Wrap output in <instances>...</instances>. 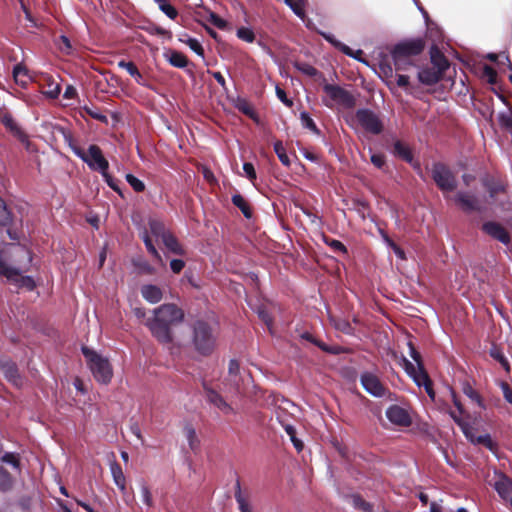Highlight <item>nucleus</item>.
<instances>
[{
	"label": "nucleus",
	"mask_w": 512,
	"mask_h": 512,
	"mask_svg": "<svg viewBox=\"0 0 512 512\" xmlns=\"http://www.w3.org/2000/svg\"><path fill=\"white\" fill-rule=\"evenodd\" d=\"M207 401L217 407L224 414H231L234 412L232 406L213 389H206Z\"/></svg>",
	"instance_id": "obj_16"
},
{
	"label": "nucleus",
	"mask_w": 512,
	"mask_h": 512,
	"mask_svg": "<svg viewBox=\"0 0 512 512\" xmlns=\"http://www.w3.org/2000/svg\"><path fill=\"white\" fill-rule=\"evenodd\" d=\"M455 201L460 205V207L467 212L479 210L480 207L478 205V200L475 196L470 195L469 193L459 192L455 196Z\"/></svg>",
	"instance_id": "obj_17"
},
{
	"label": "nucleus",
	"mask_w": 512,
	"mask_h": 512,
	"mask_svg": "<svg viewBox=\"0 0 512 512\" xmlns=\"http://www.w3.org/2000/svg\"><path fill=\"white\" fill-rule=\"evenodd\" d=\"M11 222V213L3 199L0 198V225L6 226Z\"/></svg>",
	"instance_id": "obj_49"
},
{
	"label": "nucleus",
	"mask_w": 512,
	"mask_h": 512,
	"mask_svg": "<svg viewBox=\"0 0 512 512\" xmlns=\"http://www.w3.org/2000/svg\"><path fill=\"white\" fill-rule=\"evenodd\" d=\"M285 3L293 10V12L300 18H304V10L302 8L301 0H284Z\"/></svg>",
	"instance_id": "obj_52"
},
{
	"label": "nucleus",
	"mask_w": 512,
	"mask_h": 512,
	"mask_svg": "<svg viewBox=\"0 0 512 512\" xmlns=\"http://www.w3.org/2000/svg\"><path fill=\"white\" fill-rule=\"evenodd\" d=\"M149 229L154 237L161 240L164 238L166 234L169 233V231L166 230L164 224L157 219H151L149 221Z\"/></svg>",
	"instance_id": "obj_28"
},
{
	"label": "nucleus",
	"mask_w": 512,
	"mask_h": 512,
	"mask_svg": "<svg viewBox=\"0 0 512 512\" xmlns=\"http://www.w3.org/2000/svg\"><path fill=\"white\" fill-rule=\"evenodd\" d=\"M184 435L188 441L189 447L192 450H195L199 446V440L195 429L191 425H186L184 427Z\"/></svg>",
	"instance_id": "obj_35"
},
{
	"label": "nucleus",
	"mask_w": 512,
	"mask_h": 512,
	"mask_svg": "<svg viewBox=\"0 0 512 512\" xmlns=\"http://www.w3.org/2000/svg\"><path fill=\"white\" fill-rule=\"evenodd\" d=\"M180 41L185 43L197 55L204 57V49L197 39L186 36L185 38H181Z\"/></svg>",
	"instance_id": "obj_37"
},
{
	"label": "nucleus",
	"mask_w": 512,
	"mask_h": 512,
	"mask_svg": "<svg viewBox=\"0 0 512 512\" xmlns=\"http://www.w3.org/2000/svg\"><path fill=\"white\" fill-rule=\"evenodd\" d=\"M82 353L94 378L99 383L108 384L113 376V370L109 360L87 347L82 348Z\"/></svg>",
	"instance_id": "obj_3"
},
{
	"label": "nucleus",
	"mask_w": 512,
	"mask_h": 512,
	"mask_svg": "<svg viewBox=\"0 0 512 512\" xmlns=\"http://www.w3.org/2000/svg\"><path fill=\"white\" fill-rule=\"evenodd\" d=\"M1 461L9 464L16 471H20V461L19 456L16 453L7 452L1 457Z\"/></svg>",
	"instance_id": "obj_43"
},
{
	"label": "nucleus",
	"mask_w": 512,
	"mask_h": 512,
	"mask_svg": "<svg viewBox=\"0 0 512 512\" xmlns=\"http://www.w3.org/2000/svg\"><path fill=\"white\" fill-rule=\"evenodd\" d=\"M483 230L493 237L494 239L500 241L501 243L507 245L510 242V236L508 232L505 230L503 226L495 222H487L483 225Z\"/></svg>",
	"instance_id": "obj_14"
},
{
	"label": "nucleus",
	"mask_w": 512,
	"mask_h": 512,
	"mask_svg": "<svg viewBox=\"0 0 512 512\" xmlns=\"http://www.w3.org/2000/svg\"><path fill=\"white\" fill-rule=\"evenodd\" d=\"M499 124L512 134V112L506 111L498 115Z\"/></svg>",
	"instance_id": "obj_47"
},
{
	"label": "nucleus",
	"mask_w": 512,
	"mask_h": 512,
	"mask_svg": "<svg viewBox=\"0 0 512 512\" xmlns=\"http://www.w3.org/2000/svg\"><path fill=\"white\" fill-rule=\"evenodd\" d=\"M237 37L247 43H252L255 40V34L252 29L248 27H240L237 29Z\"/></svg>",
	"instance_id": "obj_46"
},
{
	"label": "nucleus",
	"mask_w": 512,
	"mask_h": 512,
	"mask_svg": "<svg viewBox=\"0 0 512 512\" xmlns=\"http://www.w3.org/2000/svg\"><path fill=\"white\" fill-rule=\"evenodd\" d=\"M323 90L328 97V99L324 100L326 106L328 107H332L334 104H338L349 108L354 105L353 96L347 90L338 85L325 84L323 86Z\"/></svg>",
	"instance_id": "obj_6"
},
{
	"label": "nucleus",
	"mask_w": 512,
	"mask_h": 512,
	"mask_svg": "<svg viewBox=\"0 0 512 512\" xmlns=\"http://www.w3.org/2000/svg\"><path fill=\"white\" fill-rule=\"evenodd\" d=\"M233 102L235 108H237L240 112L249 117H254V110L245 98L237 97Z\"/></svg>",
	"instance_id": "obj_34"
},
{
	"label": "nucleus",
	"mask_w": 512,
	"mask_h": 512,
	"mask_svg": "<svg viewBox=\"0 0 512 512\" xmlns=\"http://www.w3.org/2000/svg\"><path fill=\"white\" fill-rule=\"evenodd\" d=\"M243 170H244L246 177L250 181H254L256 179V172H255V169H254V166L252 163H249V162L244 163Z\"/></svg>",
	"instance_id": "obj_58"
},
{
	"label": "nucleus",
	"mask_w": 512,
	"mask_h": 512,
	"mask_svg": "<svg viewBox=\"0 0 512 512\" xmlns=\"http://www.w3.org/2000/svg\"><path fill=\"white\" fill-rule=\"evenodd\" d=\"M183 311L175 304H163L153 310V317L149 318L146 326L151 334L162 344L167 345L171 354L179 352L172 342L170 327L182 322Z\"/></svg>",
	"instance_id": "obj_1"
},
{
	"label": "nucleus",
	"mask_w": 512,
	"mask_h": 512,
	"mask_svg": "<svg viewBox=\"0 0 512 512\" xmlns=\"http://www.w3.org/2000/svg\"><path fill=\"white\" fill-rule=\"evenodd\" d=\"M442 75L435 67H427L419 71L418 79L422 84L433 85L441 79Z\"/></svg>",
	"instance_id": "obj_19"
},
{
	"label": "nucleus",
	"mask_w": 512,
	"mask_h": 512,
	"mask_svg": "<svg viewBox=\"0 0 512 512\" xmlns=\"http://www.w3.org/2000/svg\"><path fill=\"white\" fill-rule=\"evenodd\" d=\"M235 500L241 512H252L248 500L242 494L239 481L236 482Z\"/></svg>",
	"instance_id": "obj_29"
},
{
	"label": "nucleus",
	"mask_w": 512,
	"mask_h": 512,
	"mask_svg": "<svg viewBox=\"0 0 512 512\" xmlns=\"http://www.w3.org/2000/svg\"><path fill=\"white\" fill-rule=\"evenodd\" d=\"M185 267V262L181 259H173L170 262V268L174 273H180Z\"/></svg>",
	"instance_id": "obj_62"
},
{
	"label": "nucleus",
	"mask_w": 512,
	"mask_h": 512,
	"mask_svg": "<svg viewBox=\"0 0 512 512\" xmlns=\"http://www.w3.org/2000/svg\"><path fill=\"white\" fill-rule=\"evenodd\" d=\"M463 434L465 435V437L471 442V443H475V439H476V435H475V431H474V428L470 425V424H465L463 425V427L461 428Z\"/></svg>",
	"instance_id": "obj_57"
},
{
	"label": "nucleus",
	"mask_w": 512,
	"mask_h": 512,
	"mask_svg": "<svg viewBox=\"0 0 512 512\" xmlns=\"http://www.w3.org/2000/svg\"><path fill=\"white\" fill-rule=\"evenodd\" d=\"M216 333L212 326L203 320L193 324L192 343L195 350L201 355H209L216 345Z\"/></svg>",
	"instance_id": "obj_2"
},
{
	"label": "nucleus",
	"mask_w": 512,
	"mask_h": 512,
	"mask_svg": "<svg viewBox=\"0 0 512 512\" xmlns=\"http://www.w3.org/2000/svg\"><path fill=\"white\" fill-rule=\"evenodd\" d=\"M354 505H355V507H358V508L362 509L365 512H370L371 511L370 504H368L367 502L363 501L359 497H355L354 498Z\"/></svg>",
	"instance_id": "obj_64"
},
{
	"label": "nucleus",
	"mask_w": 512,
	"mask_h": 512,
	"mask_svg": "<svg viewBox=\"0 0 512 512\" xmlns=\"http://www.w3.org/2000/svg\"><path fill=\"white\" fill-rule=\"evenodd\" d=\"M140 495H141V499H142L143 503L147 507H153L154 501L152 498L150 488L144 481L140 482Z\"/></svg>",
	"instance_id": "obj_39"
},
{
	"label": "nucleus",
	"mask_w": 512,
	"mask_h": 512,
	"mask_svg": "<svg viewBox=\"0 0 512 512\" xmlns=\"http://www.w3.org/2000/svg\"><path fill=\"white\" fill-rule=\"evenodd\" d=\"M431 59H432V63H433L432 67H435L437 69V71H439V73L441 75H443L445 70L449 67L448 61L445 59L444 56H442L438 53L437 54L432 53Z\"/></svg>",
	"instance_id": "obj_38"
},
{
	"label": "nucleus",
	"mask_w": 512,
	"mask_h": 512,
	"mask_svg": "<svg viewBox=\"0 0 512 512\" xmlns=\"http://www.w3.org/2000/svg\"><path fill=\"white\" fill-rule=\"evenodd\" d=\"M431 175L436 185L443 192H452L456 188V178L450 169L442 163H435Z\"/></svg>",
	"instance_id": "obj_7"
},
{
	"label": "nucleus",
	"mask_w": 512,
	"mask_h": 512,
	"mask_svg": "<svg viewBox=\"0 0 512 512\" xmlns=\"http://www.w3.org/2000/svg\"><path fill=\"white\" fill-rule=\"evenodd\" d=\"M276 95L278 99L284 103L286 106L291 107L293 102L287 98V95L283 89H281L279 86H276Z\"/></svg>",
	"instance_id": "obj_59"
},
{
	"label": "nucleus",
	"mask_w": 512,
	"mask_h": 512,
	"mask_svg": "<svg viewBox=\"0 0 512 512\" xmlns=\"http://www.w3.org/2000/svg\"><path fill=\"white\" fill-rule=\"evenodd\" d=\"M321 35L327 40L330 44H332L335 48L339 49L343 53L350 52V47L338 41L332 34L322 32Z\"/></svg>",
	"instance_id": "obj_45"
},
{
	"label": "nucleus",
	"mask_w": 512,
	"mask_h": 512,
	"mask_svg": "<svg viewBox=\"0 0 512 512\" xmlns=\"http://www.w3.org/2000/svg\"><path fill=\"white\" fill-rule=\"evenodd\" d=\"M239 369V363L234 359L230 360L228 366L229 381L233 385V391L235 393H241V387L238 380Z\"/></svg>",
	"instance_id": "obj_25"
},
{
	"label": "nucleus",
	"mask_w": 512,
	"mask_h": 512,
	"mask_svg": "<svg viewBox=\"0 0 512 512\" xmlns=\"http://www.w3.org/2000/svg\"><path fill=\"white\" fill-rule=\"evenodd\" d=\"M326 244H328L335 252L345 254L347 252L344 244L335 239H325Z\"/></svg>",
	"instance_id": "obj_55"
},
{
	"label": "nucleus",
	"mask_w": 512,
	"mask_h": 512,
	"mask_svg": "<svg viewBox=\"0 0 512 512\" xmlns=\"http://www.w3.org/2000/svg\"><path fill=\"white\" fill-rule=\"evenodd\" d=\"M300 119H301L302 125L305 128H307L315 133H318V129H317L313 119L309 116V114L307 112H301Z\"/></svg>",
	"instance_id": "obj_51"
},
{
	"label": "nucleus",
	"mask_w": 512,
	"mask_h": 512,
	"mask_svg": "<svg viewBox=\"0 0 512 512\" xmlns=\"http://www.w3.org/2000/svg\"><path fill=\"white\" fill-rule=\"evenodd\" d=\"M274 150H275V153L277 154L279 160L281 161V163L285 166H289L290 159H289V156L287 155L286 150L281 141H277L274 144Z\"/></svg>",
	"instance_id": "obj_44"
},
{
	"label": "nucleus",
	"mask_w": 512,
	"mask_h": 512,
	"mask_svg": "<svg viewBox=\"0 0 512 512\" xmlns=\"http://www.w3.org/2000/svg\"><path fill=\"white\" fill-rule=\"evenodd\" d=\"M13 484V477L2 466H0V491L7 492L11 490Z\"/></svg>",
	"instance_id": "obj_31"
},
{
	"label": "nucleus",
	"mask_w": 512,
	"mask_h": 512,
	"mask_svg": "<svg viewBox=\"0 0 512 512\" xmlns=\"http://www.w3.org/2000/svg\"><path fill=\"white\" fill-rule=\"evenodd\" d=\"M500 387L502 389V392H503V396L505 398V400L512 404V390L511 388L509 387V385L505 382H501L500 383Z\"/></svg>",
	"instance_id": "obj_63"
},
{
	"label": "nucleus",
	"mask_w": 512,
	"mask_h": 512,
	"mask_svg": "<svg viewBox=\"0 0 512 512\" xmlns=\"http://www.w3.org/2000/svg\"><path fill=\"white\" fill-rule=\"evenodd\" d=\"M360 382L365 391L374 397L381 398L387 393L386 387L373 372H363L360 376Z\"/></svg>",
	"instance_id": "obj_10"
},
{
	"label": "nucleus",
	"mask_w": 512,
	"mask_h": 512,
	"mask_svg": "<svg viewBox=\"0 0 512 512\" xmlns=\"http://www.w3.org/2000/svg\"><path fill=\"white\" fill-rule=\"evenodd\" d=\"M46 82L47 89L43 91V94L50 99H56L61 93L60 84L55 82L51 77H47Z\"/></svg>",
	"instance_id": "obj_30"
},
{
	"label": "nucleus",
	"mask_w": 512,
	"mask_h": 512,
	"mask_svg": "<svg viewBox=\"0 0 512 512\" xmlns=\"http://www.w3.org/2000/svg\"><path fill=\"white\" fill-rule=\"evenodd\" d=\"M0 275L5 276L10 281L19 282L20 286H25L29 290H32L35 286L30 277H23L17 269L8 266L2 260H0Z\"/></svg>",
	"instance_id": "obj_11"
},
{
	"label": "nucleus",
	"mask_w": 512,
	"mask_h": 512,
	"mask_svg": "<svg viewBox=\"0 0 512 512\" xmlns=\"http://www.w3.org/2000/svg\"><path fill=\"white\" fill-rule=\"evenodd\" d=\"M387 419L398 426L407 427L411 424V417L408 411L398 405H392L386 410Z\"/></svg>",
	"instance_id": "obj_12"
},
{
	"label": "nucleus",
	"mask_w": 512,
	"mask_h": 512,
	"mask_svg": "<svg viewBox=\"0 0 512 512\" xmlns=\"http://www.w3.org/2000/svg\"><path fill=\"white\" fill-rule=\"evenodd\" d=\"M483 72L491 84H494L496 82L497 74L496 71L491 66L485 65L483 68Z\"/></svg>",
	"instance_id": "obj_61"
},
{
	"label": "nucleus",
	"mask_w": 512,
	"mask_h": 512,
	"mask_svg": "<svg viewBox=\"0 0 512 512\" xmlns=\"http://www.w3.org/2000/svg\"><path fill=\"white\" fill-rule=\"evenodd\" d=\"M3 125L21 142L25 145L26 150L31 151L32 145L26 133L20 128L16 121L10 115L2 117Z\"/></svg>",
	"instance_id": "obj_13"
},
{
	"label": "nucleus",
	"mask_w": 512,
	"mask_h": 512,
	"mask_svg": "<svg viewBox=\"0 0 512 512\" xmlns=\"http://www.w3.org/2000/svg\"><path fill=\"white\" fill-rule=\"evenodd\" d=\"M494 488L502 498H506L512 491V482L505 475H498Z\"/></svg>",
	"instance_id": "obj_21"
},
{
	"label": "nucleus",
	"mask_w": 512,
	"mask_h": 512,
	"mask_svg": "<svg viewBox=\"0 0 512 512\" xmlns=\"http://www.w3.org/2000/svg\"><path fill=\"white\" fill-rule=\"evenodd\" d=\"M393 150L397 156L401 157L402 159H404L407 162H412V160H413L412 153H411L410 149L408 148V146H406L404 143H402L400 141L395 142Z\"/></svg>",
	"instance_id": "obj_32"
},
{
	"label": "nucleus",
	"mask_w": 512,
	"mask_h": 512,
	"mask_svg": "<svg viewBox=\"0 0 512 512\" xmlns=\"http://www.w3.org/2000/svg\"><path fill=\"white\" fill-rule=\"evenodd\" d=\"M356 120L359 125L371 134H380L383 130L382 121L369 109H359L356 112Z\"/></svg>",
	"instance_id": "obj_8"
},
{
	"label": "nucleus",
	"mask_w": 512,
	"mask_h": 512,
	"mask_svg": "<svg viewBox=\"0 0 512 512\" xmlns=\"http://www.w3.org/2000/svg\"><path fill=\"white\" fill-rule=\"evenodd\" d=\"M296 67L303 74L310 76V77L316 76L318 73L316 68H314L312 65L307 64V63H298V64H296Z\"/></svg>",
	"instance_id": "obj_54"
},
{
	"label": "nucleus",
	"mask_w": 512,
	"mask_h": 512,
	"mask_svg": "<svg viewBox=\"0 0 512 512\" xmlns=\"http://www.w3.org/2000/svg\"><path fill=\"white\" fill-rule=\"evenodd\" d=\"M158 7L167 17L172 20L178 16L177 10L167 0H163V2L158 5Z\"/></svg>",
	"instance_id": "obj_48"
},
{
	"label": "nucleus",
	"mask_w": 512,
	"mask_h": 512,
	"mask_svg": "<svg viewBox=\"0 0 512 512\" xmlns=\"http://www.w3.org/2000/svg\"><path fill=\"white\" fill-rule=\"evenodd\" d=\"M142 240L146 246V249L148 250V252L155 258L157 259L160 263H162V258H161V255L159 254V252L157 251V249L155 248V246L153 245L152 243V240L150 238V236L148 235V232L145 231L143 232L142 234Z\"/></svg>",
	"instance_id": "obj_40"
},
{
	"label": "nucleus",
	"mask_w": 512,
	"mask_h": 512,
	"mask_svg": "<svg viewBox=\"0 0 512 512\" xmlns=\"http://www.w3.org/2000/svg\"><path fill=\"white\" fill-rule=\"evenodd\" d=\"M408 346H409L410 356L414 360V363L410 362L409 360L404 358L403 359L404 369L407 372V374L413 378V380L415 381V383L418 386H424L426 388L427 392L429 393V395L432 396V392L429 389L430 381H429L427 373L425 372V370L423 368V365L421 362V356L411 343H409Z\"/></svg>",
	"instance_id": "obj_4"
},
{
	"label": "nucleus",
	"mask_w": 512,
	"mask_h": 512,
	"mask_svg": "<svg viewBox=\"0 0 512 512\" xmlns=\"http://www.w3.org/2000/svg\"><path fill=\"white\" fill-rule=\"evenodd\" d=\"M0 368L5 378L16 387L23 385V379L20 376L16 365L10 361H0Z\"/></svg>",
	"instance_id": "obj_15"
},
{
	"label": "nucleus",
	"mask_w": 512,
	"mask_h": 512,
	"mask_svg": "<svg viewBox=\"0 0 512 512\" xmlns=\"http://www.w3.org/2000/svg\"><path fill=\"white\" fill-rule=\"evenodd\" d=\"M162 242L165 245V247L168 249V251H170L171 253L176 254V255L184 254V249L179 244L177 239L170 232L164 236V238L162 239Z\"/></svg>",
	"instance_id": "obj_26"
},
{
	"label": "nucleus",
	"mask_w": 512,
	"mask_h": 512,
	"mask_svg": "<svg viewBox=\"0 0 512 512\" xmlns=\"http://www.w3.org/2000/svg\"><path fill=\"white\" fill-rule=\"evenodd\" d=\"M232 202L236 207H238L242 211V213L244 214V216L246 218L251 217L250 207H249L248 203L246 202V200L240 194L233 195Z\"/></svg>",
	"instance_id": "obj_36"
},
{
	"label": "nucleus",
	"mask_w": 512,
	"mask_h": 512,
	"mask_svg": "<svg viewBox=\"0 0 512 512\" xmlns=\"http://www.w3.org/2000/svg\"><path fill=\"white\" fill-rule=\"evenodd\" d=\"M424 44L421 40H413L396 45L393 50V60L397 69L401 68L402 58L410 57L421 53Z\"/></svg>",
	"instance_id": "obj_9"
},
{
	"label": "nucleus",
	"mask_w": 512,
	"mask_h": 512,
	"mask_svg": "<svg viewBox=\"0 0 512 512\" xmlns=\"http://www.w3.org/2000/svg\"><path fill=\"white\" fill-rule=\"evenodd\" d=\"M56 45H57L58 49L66 55H70L73 53L72 44H71L70 40L65 35H61L56 40Z\"/></svg>",
	"instance_id": "obj_42"
},
{
	"label": "nucleus",
	"mask_w": 512,
	"mask_h": 512,
	"mask_svg": "<svg viewBox=\"0 0 512 512\" xmlns=\"http://www.w3.org/2000/svg\"><path fill=\"white\" fill-rule=\"evenodd\" d=\"M371 162L377 168H382L385 164V156L383 154L373 153L371 155Z\"/></svg>",
	"instance_id": "obj_60"
},
{
	"label": "nucleus",
	"mask_w": 512,
	"mask_h": 512,
	"mask_svg": "<svg viewBox=\"0 0 512 512\" xmlns=\"http://www.w3.org/2000/svg\"><path fill=\"white\" fill-rule=\"evenodd\" d=\"M490 355L492 358H494L495 360H497L501 366L507 371L509 372L510 371V365H509V362L507 360V358L504 356V354L502 353V351L497 348V347H492L491 350H490Z\"/></svg>",
	"instance_id": "obj_41"
},
{
	"label": "nucleus",
	"mask_w": 512,
	"mask_h": 512,
	"mask_svg": "<svg viewBox=\"0 0 512 512\" xmlns=\"http://www.w3.org/2000/svg\"><path fill=\"white\" fill-rule=\"evenodd\" d=\"M163 56L172 66L177 68H184L188 64L186 56L176 50H167Z\"/></svg>",
	"instance_id": "obj_20"
},
{
	"label": "nucleus",
	"mask_w": 512,
	"mask_h": 512,
	"mask_svg": "<svg viewBox=\"0 0 512 512\" xmlns=\"http://www.w3.org/2000/svg\"><path fill=\"white\" fill-rule=\"evenodd\" d=\"M71 149L91 170L98 171L101 174H105V171H108L109 163L97 145H90L87 151L76 145H71Z\"/></svg>",
	"instance_id": "obj_5"
},
{
	"label": "nucleus",
	"mask_w": 512,
	"mask_h": 512,
	"mask_svg": "<svg viewBox=\"0 0 512 512\" xmlns=\"http://www.w3.org/2000/svg\"><path fill=\"white\" fill-rule=\"evenodd\" d=\"M13 77L15 82L21 87H26L31 80L27 68L22 64H17L13 68Z\"/></svg>",
	"instance_id": "obj_24"
},
{
	"label": "nucleus",
	"mask_w": 512,
	"mask_h": 512,
	"mask_svg": "<svg viewBox=\"0 0 512 512\" xmlns=\"http://www.w3.org/2000/svg\"><path fill=\"white\" fill-rule=\"evenodd\" d=\"M208 21L211 24H213L214 26H216L217 28L222 29V30L226 29L227 26H228L227 21L224 20L223 18H221L220 16H218L215 13H210L209 14Z\"/></svg>",
	"instance_id": "obj_53"
},
{
	"label": "nucleus",
	"mask_w": 512,
	"mask_h": 512,
	"mask_svg": "<svg viewBox=\"0 0 512 512\" xmlns=\"http://www.w3.org/2000/svg\"><path fill=\"white\" fill-rule=\"evenodd\" d=\"M329 318H330L331 323L334 325L335 329H337L345 334L353 333V328L347 320L341 319V318H336L333 315H330Z\"/></svg>",
	"instance_id": "obj_33"
},
{
	"label": "nucleus",
	"mask_w": 512,
	"mask_h": 512,
	"mask_svg": "<svg viewBox=\"0 0 512 512\" xmlns=\"http://www.w3.org/2000/svg\"><path fill=\"white\" fill-rule=\"evenodd\" d=\"M110 470L115 485L124 493L126 491V478L121 466L116 462L111 463Z\"/></svg>",
	"instance_id": "obj_22"
},
{
	"label": "nucleus",
	"mask_w": 512,
	"mask_h": 512,
	"mask_svg": "<svg viewBox=\"0 0 512 512\" xmlns=\"http://www.w3.org/2000/svg\"><path fill=\"white\" fill-rule=\"evenodd\" d=\"M142 297L151 304H156L162 300L163 292L160 287L147 284L141 287Z\"/></svg>",
	"instance_id": "obj_18"
},
{
	"label": "nucleus",
	"mask_w": 512,
	"mask_h": 512,
	"mask_svg": "<svg viewBox=\"0 0 512 512\" xmlns=\"http://www.w3.org/2000/svg\"><path fill=\"white\" fill-rule=\"evenodd\" d=\"M118 66L120 68L125 69L130 74V76L136 80V82L138 84H140V85L144 84L143 76L133 62H126L124 60H121L118 62Z\"/></svg>",
	"instance_id": "obj_27"
},
{
	"label": "nucleus",
	"mask_w": 512,
	"mask_h": 512,
	"mask_svg": "<svg viewBox=\"0 0 512 512\" xmlns=\"http://www.w3.org/2000/svg\"><path fill=\"white\" fill-rule=\"evenodd\" d=\"M474 444H482L489 449L493 448V442H492L489 434H482V435L476 436Z\"/></svg>",
	"instance_id": "obj_56"
},
{
	"label": "nucleus",
	"mask_w": 512,
	"mask_h": 512,
	"mask_svg": "<svg viewBox=\"0 0 512 512\" xmlns=\"http://www.w3.org/2000/svg\"><path fill=\"white\" fill-rule=\"evenodd\" d=\"M126 181L136 192H142L145 189V184L143 183V181H141L132 174L126 175Z\"/></svg>",
	"instance_id": "obj_50"
},
{
	"label": "nucleus",
	"mask_w": 512,
	"mask_h": 512,
	"mask_svg": "<svg viewBox=\"0 0 512 512\" xmlns=\"http://www.w3.org/2000/svg\"><path fill=\"white\" fill-rule=\"evenodd\" d=\"M462 391L480 409H483V410L486 409V404H485L483 398L469 383H467V382L463 383Z\"/></svg>",
	"instance_id": "obj_23"
}]
</instances>
